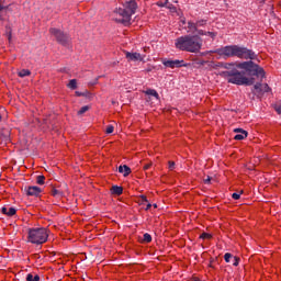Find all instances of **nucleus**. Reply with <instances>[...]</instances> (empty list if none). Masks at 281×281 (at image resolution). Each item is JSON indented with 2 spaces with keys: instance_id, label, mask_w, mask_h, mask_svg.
<instances>
[{
  "instance_id": "1",
  "label": "nucleus",
  "mask_w": 281,
  "mask_h": 281,
  "mask_svg": "<svg viewBox=\"0 0 281 281\" xmlns=\"http://www.w3.org/2000/svg\"><path fill=\"white\" fill-rule=\"evenodd\" d=\"M215 54L224 58H240V63H220L218 67L226 69L220 72L222 78H225L231 85L238 87H251L254 78L247 76H256L257 78H265V69L258 64L254 63L258 55L252 49L240 45H228L215 50Z\"/></svg>"
},
{
  "instance_id": "2",
  "label": "nucleus",
  "mask_w": 281,
  "mask_h": 281,
  "mask_svg": "<svg viewBox=\"0 0 281 281\" xmlns=\"http://www.w3.org/2000/svg\"><path fill=\"white\" fill-rule=\"evenodd\" d=\"M175 47L180 52L199 54L203 47V38H201L199 35H182L176 38Z\"/></svg>"
},
{
  "instance_id": "3",
  "label": "nucleus",
  "mask_w": 281,
  "mask_h": 281,
  "mask_svg": "<svg viewBox=\"0 0 281 281\" xmlns=\"http://www.w3.org/2000/svg\"><path fill=\"white\" fill-rule=\"evenodd\" d=\"M137 11V2L135 0L125 1L122 7L114 11L115 23H121L122 25L131 24V16Z\"/></svg>"
},
{
  "instance_id": "4",
  "label": "nucleus",
  "mask_w": 281,
  "mask_h": 281,
  "mask_svg": "<svg viewBox=\"0 0 281 281\" xmlns=\"http://www.w3.org/2000/svg\"><path fill=\"white\" fill-rule=\"evenodd\" d=\"M49 238V231L45 227L29 228L27 243L32 245H45Z\"/></svg>"
},
{
  "instance_id": "5",
  "label": "nucleus",
  "mask_w": 281,
  "mask_h": 281,
  "mask_svg": "<svg viewBox=\"0 0 281 281\" xmlns=\"http://www.w3.org/2000/svg\"><path fill=\"white\" fill-rule=\"evenodd\" d=\"M49 34H52V36H55L57 43H59V45H63V47H67V45L71 43V37L69 36V34L65 33L60 29L52 27L49 29Z\"/></svg>"
},
{
  "instance_id": "6",
  "label": "nucleus",
  "mask_w": 281,
  "mask_h": 281,
  "mask_svg": "<svg viewBox=\"0 0 281 281\" xmlns=\"http://www.w3.org/2000/svg\"><path fill=\"white\" fill-rule=\"evenodd\" d=\"M162 65L165 67H168L169 69H175V68H179V67H188V64L182 59H162Z\"/></svg>"
},
{
  "instance_id": "7",
  "label": "nucleus",
  "mask_w": 281,
  "mask_h": 281,
  "mask_svg": "<svg viewBox=\"0 0 281 281\" xmlns=\"http://www.w3.org/2000/svg\"><path fill=\"white\" fill-rule=\"evenodd\" d=\"M144 93L146 102H150V100H159V93L155 89H147Z\"/></svg>"
},
{
  "instance_id": "8",
  "label": "nucleus",
  "mask_w": 281,
  "mask_h": 281,
  "mask_svg": "<svg viewBox=\"0 0 281 281\" xmlns=\"http://www.w3.org/2000/svg\"><path fill=\"white\" fill-rule=\"evenodd\" d=\"M254 89L256 93H260V95H262V93H269V91H271V88H269V85L267 83H256L254 86Z\"/></svg>"
},
{
  "instance_id": "9",
  "label": "nucleus",
  "mask_w": 281,
  "mask_h": 281,
  "mask_svg": "<svg viewBox=\"0 0 281 281\" xmlns=\"http://www.w3.org/2000/svg\"><path fill=\"white\" fill-rule=\"evenodd\" d=\"M234 133H237L235 136H234V139H236L237 142H240L243 139H246L248 133L247 131L243 130V128H235L234 130Z\"/></svg>"
},
{
  "instance_id": "10",
  "label": "nucleus",
  "mask_w": 281,
  "mask_h": 281,
  "mask_svg": "<svg viewBox=\"0 0 281 281\" xmlns=\"http://www.w3.org/2000/svg\"><path fill=\"white\" fill-rule=\"evenodd\" d=\"M43 190L40 187H29L26 190L27 196H41Z\"/></svg>"
},
{
  "instance_id": "11",
  "label": "nucleus",
  "mask_w": 281,
  "mask_h": 281,
  "mask_svg": "<svg viewBox=\"0 0 281 281\" xmlns=\"http://www.w3.org/2000/svg\"><path fill=\"white\" fill-rule=\"evenodd\" d=\"M1 213L4 214L5 216H14L16 214V209L10 206H3L1 209Z\"/></svg>"
},
{
  "instance_id": "12",
  "label": "nucleus",
  "mask_w": 281,
  "mask_h": 281,
  "mask_svg": "<svg viewBox=\"0 0 281 281\" xmlns=\"http://www.w3.org/2000/svg\"><path fill=\"white\" fill-rule=\"evenodd\" d=\"M111 192L112 194H114L115 196H122V194H124V188L120 187V186H113L111 188Z\"/></svg>"
},
{
  "instance_id": "13",
  "label": "nucleus",
  "mask_w": 281,
  "mask_h": 281,
  "mask_svg": "<svg viewBox=\"0 0 281 281\" xmlns=\"http://www.w3.org/2000/svg\"><path fill=\"white\" fill-rule=\"evenodd\" d=\"M119 172L123 175V177H128V175H131V167H128L127 165H121L119 167Z\"/></svg>"
},
{
  "instance_id": "14",
  "label": "nucleus",
  "mask_w": 281,
  "mask_h": 281,
  "mask_svg": "<svg viewBox=\"0 0 281 281\" xmlns=\"http://www.w3.org/2000/svg\"><path fill=\"white\" fill-rule=\"evenodd\" d=\"M126 58L128 60H139V58H142V55L139 53H126Z\"/></svg>"
},
{
  "instance_id": "15",
  "label": "nucleus",
  "mask_w": 281,
  "mask_h": 281,
  "mask_svg": "<svg viewBox=\"0 0 281 281\" xmlns=\"http://www.w3.org/2000/svg\"><path fill=\"white\" fill-rule=\"evenodd\" d=\"M146 203H147V205H146ZM144 205H146L144 209L146 211H148V210H150V207H153V204H150V202L148 201V198H146V195H142V207H144Z\"/></svg>"
},
{
  "instance_id": "16",
  "label": "nucleus",
  "mask_w": 281,
  "mask_h": 281,
  "mask_svg": "<svg viewBox=\"0 0 281 281\" xmlns=\"http://www.w3.org/2000/svg\"><path fill=\"white\" fill-rule=\"evenodd\" d=\"M188 32H190L191 34H195V32H198L199 27L196 26V23L194 22H188Z\"/></svg>"
},
{
  "instance_id": "17",
  "label": "nucleus",
  "mask_w": 281,
  "mask_h": 281,
  "mask_svg": "<svg viewBox=\"0 0 281 281\" xmlns=\"http://www.w3.org/2000/svg\"><path fill=\"white\" fill-rule=\"evenodd\" d=\"M19 78H25L26 76H32V71L30 69H22L18 72Z\"/></svg>"
},
{
  "instance_id": "18",
  "label": "nucleus",
  "mask_w": 281,
  "mask_h": 281,
  "mask_svg": "<svg viewBox=\"0 0 281 281\" xmlns=\"http://www.w3.org/2000/svg\"><path fill=\"white\" fill-rule=\"evenodd\" d=\"M67 87H68L69 89H72V91L76 90V89H78V80L71 79V80L69 81V83L67 85Z\"/></svg>"
},
{
  "instance_id": "19",
  "label": "nucleus",
  "mask_w": 281,
  "mask_h": 281,
  "mask_svg": "<svg viewBox=\"0 0 281 281\" xmlns=\"http://www.w3.org/2000/svg\"><path fill=\"white\" fill-rule=\"evenodd\" d=\"M41 280V277L38 274H32V273H29L26 276V281H40Z\"/></svg>"
},
{
  "instance_id": "20",
  "label": "nucleus",
  "mask_w": 281,
  "mask_h": 281,
  "mask_svg": "<svg viewBox=\"0 0 281 281\" xmlns=\"http://www.w3.org/2000/svg\"><path fill=\"white\" fill-rule=\"evenodd\" d=\"M142 243H153V236L148 233H145L143 235Z\"/></svg>"
},
{
  "instance_id": "21",
  "label": "nucleus",
  "mask_w": 281,
  "mask_h": 281,
  "mask_svg": "<svg viewBox=\"0 0 281 281\" xmlns=\"http://www.w3.org/2000/svg\"><path fill=\"white\" fill-rule=\"evenodd\" d=\"M5 34L8 36L9 43H12V27L11 26H5Z\"/></svg>"
},
{
  "instance_id": "22",
  "label": "nucleus",
  "mask_w": 281,
  "mask_h": 281,
  "mask_svg": "<svg viewBox=\"0 0 281 281\" xmlns=\"http://www.w3.org/2000/svg\"><path fill=\"white\" fill-rule=\"evenodd\" d=\"M50 194H52V196H63V191L53 187L50 190Z\"/></svg>"
},
{
  "instance_id": "23",
  "label": "nucleus",
  "mask_w": 281,
  "mask_h": 281,
  "mask_svg": "<svg viewBox=\"0 0 281 281\" xmlns=\"http://www.w3.org/2000/svg\"><path fill=\"white\" fill-rule=\"evenodd\" d=\"M36 183L37 186H45V176H37Z\"/></svg>"
},
{
  "instance_id": "24",
  "label": "nucleus",
  "mask_w": 281,
  "mask_h": 281,
  "mask_svg": "<svg viewBox=\"0 0 281 281\" xmlns=\"http://www.w3.org/2000/svg\"><path fill=\"white\" fill-rule=\"evenodd\" d=\"M8 5H3V1L0 0V21H3V15L1 14V12H3V10H8Z\"/></svg>"
},
{
  "instance_id": "25",
  "label": "nucleus",
  "mask_w": 281,
  "mask_h": 281,
  "mask_svg": "<svg viewBox=\"0 0 281 281\" xmlns=\"http://www.w3.org/2000/svg\"><path fill=\"white\" fill-rule=\"evenodd\" d=\"M89 109H91L89 105L82 106V108L78 111V115H85V113H87V111H89Z\"/></svg>"
},
{
  "instance_id": "26",
  "label": "nucleus",
  "mask_w": 281,
  "mask_h": 281,
  "mask_svg": "<svg viewBox=\"0 0 281 281\" xmlns=\"http://www.w3.org/2000/svg\"><path fill=\"white\" fill-rule=\"evenodd\" d=\"M233 267H238V265H240V258L238 257H234L231 259Z\"/></svg>"
},
{
  "instance_id": "27",
  "label": "nucleus",
  "mask_w": 281,
  "mask_h": 281,
  "mask_svg": "<svg viewBox=\"0 0 281 281\" xmlns=\"http://www.w3.org/2000/svg\"><path fill=\"white\" fill-rule=\"evenodd\" d=\"M200 238H202V240H210V238H212V235L210 233H202L200 235Z\"/></svg>"
},
{
  "instance_id": "28",
  "label": "nucleus",
  "mask_w": 281,
  "mask_h": 281,
  "mask_svg": "<svg viewBox=\"0 0 281 281\" xmlns=\"http://www.w3.org/2000/svg\"><path fill=\"white\" fill-rule=\"evenodd\" d=\"M168 3H169L168 0H165L164 2L162 1H158L157 5H158V8H168Z\"/></svg>"
},
{
  "instance_id": "29",
  "label": "nucleus",
  "mask_w": 281,
  "mask_h": 281,
  "mask_svg": "<svg viewBox=\"0 0 281 281\" xmlns=\"http://www.w3.org/2000/svg\"><path fill=\"white\" fill-rule=\"evenodd\" d=\"M114 131H115V127H113V125H108L105 128L106 135H111V133H113Z\"/></svg>"
},
{
  "instance_id": "30",
  "label": "nucleus",
  "mask_w": 281,
  "mask_h": 281,
  "mask_svg": "<svg viewBox=\"0 0 281 281\" xmlns=\"http://www.w3.org/2000/svg\"><path fill=\"white\" fill-rule=\"evenodd\" d=\"M233 256H234L233 254L226 252V254L224 255V260H225V262H231Z\"/></svg>"
},
{
  "instance_id": "31",
  "label": "nucleus",
  "mask_w": 281,
  "mask_h": 281,
  "mask_svg": "<svg viewBox=\"0 0 281 281\" xmlns=\"http://www.w3.org/2000/svg\"><path fill=\"white\" fill-rule=\"evenodd\" d=\"M274 111L278 113V115H281V102L274 104Z\"/></svg>"
},
{
  "instance_id": "32",
  "label": "nucleus",
  "mask_w": 281,
  "mask_h": 281,
  "mask_svg": "<svg viewBox=\"0 0 281 281\" xmlns=\"http://www.w3.org/2000/svg\"><path fill=\"white\" fill-rule=\"evenodd\" d=\"M87 93H89V91H86V92L76 91L75 95H77V98H85V95H87Z\"/></svg>"
},
{
  "instance_id": "33",
  "label": "nucleus",
  "mask_w": 281,
  "mask_h": 281,
  "mask_svg": "<svg viewBox=\"0 0 281 281\" xmlns=\"http://www.w3.org/2000/svg\"><path fill=\"white\" fill-rule=\"evenodd\" d=\"M206 21L205 20H199L198 22H195L196 27H203V25H205Z\"/></svg>"
},
{
  "instance_id": "34",
  "label": "nucleus",
  "mask_w": 281,
  "mask_h": 281,
  "mask_svg": "<svg viewBox=\"0 0 281 281\" xmlns=\"http://www.w3.org/2000/svg\"><path fill=\"white\" fill-rule=\"evenodd\" d=\"M195 32H196L198 36H207V32H205L203 30L198 29V31H195Z\"/></svg>"
},
{
  "instance_id": "35",
  "label": "nucleus",
  "mask_w": 281,
  "mask_h": 281,
  "mask_svg": "<svg viewBox=\"0 0 281 281\" xmlns=\"http://www.w3.org/2000/svg\"><path fill=\"white\" fill-rule=\"evenodd\" d=\"M232 198H233L235 201H238V199H240V193H233V194H232Z\"/></svg>"
},
{
  "instance_id": "36",
  "label": "nucleus",
  "mask_w": 281,
  "mask_h": 281,
  "mask_svg": "<svg viewBox=\"0 0 281 281\" xmlns=\"http://www.w3.org/2000/svg\"><path fill=\"white\" fill-rule=\"evenodd\" d=\"M206 36H211V38H216V33H214V32H206Z\"/></svg>"
},
{
  "instance_id": "37",
  "label": "nucleus",
  "mask_w": 281,
  "mask_h": 281,
  "mask_svg": "<svg viewBox=\"0 0 281 281\" xmlns=\"http://www.w3.org/2000/svg\"><path fill=\"white\" fill-rule=\"evenodd\" d=\"M169 170H175V161H169Z\"/></svg>"
},
{
  "instance_id": "38",
  "label": "nucleus",
  "mask_w": 281,
  "mask_h": 281,
  "mask_svg": "<svg viewBox=\"0 0 281 281\" xmlns=\"http://www.w3.org/2000/svg\"><path fill=\"white\" fill-rule=\"evenodd\" d=\"M212 181V177L207 176L206 179H204V183H206L209 186V183H211Z\"/></svg>"
},
{
  "instance_id": "39",
  "label": "nucleus",
  "mask_w": 281,
  "mask_h": 281,
  "mask_svg": "<svg viewBox=\"0 0 281 281\" xmlns=\"http://www.w3.org/2000/svg\"><path fill=\"white\" fill-rule=\"evenodd\" d=\"M168 10H177L175 5H172L170 2L167 4Z\"/></svg>"
},
{
  "instance_id": "40",
  "label": "nucleus",
  "mask_w": 281,
  "mask_h": 281,
  "mask_svg": "<svg viewBox=\"0 0 281 281\" xmlns=\"http://www.w3.org/2000/svg\"><path fill=\"white\" fill-rule=\"evenodd\" d=\"M143 168L144 170H148V168H150V164L145 165Z\"/></svg>"
},
{
  "instance_id": "41",
  "label": "nucleus",
  "mask_w": 281,
  "mask_h": 281,
  "mask_svg": "<svg viewBox=\"0 0 281 281\" xmlns=\"http://www.w3.org/2000/svg\"><path fill=\"white\" fill-rule=\"evenodd\" d=\"M100 79V77H98L94 81V85H98V80Z\"/></svg>"
},
{
  "instance_id": "42",
  "label": "nucleus",
  "mask_w": 281,
  "mask_h": 281,
  "mask_svg": "<svg viewBox=\"0 0 281 281\" xmlns=\"http://www.w3.org/2000/svg\"><path fill=\"white\" fill-rule=\"evenodd\" d=\"M142 60H143V63H145L146 61L145 57H142Z\"/></svg>"
},
{
  "instance_id": "43",
  "label": "nucleus",
  "mask_w": 281,
  "mask_h": 281,
  "mask_svg": "<svg viewBox=\"0 0 281 281\" xmlns=\"http://www.w3.org/2000/svg\"><path fill=\"white\" fill-rule=\"evenodd\" d=\"M144 52H148V48L144 47Z\"/></svg>"
},
{
  "instance_id": "44",
  "label": "nucleus",
  "mask_w": 281,
  "mask_h": 281,
  "mask_svg": "<svg viewBox=\"0 0 281 281\" xmlns=\"http://www.w3.org/2000/svg\"><path fill=\"white\" fill-rule=\"evenodd\" d=\"M153 206H154V210H156V207H157V204H154Z\"/></svg>"
},
{
  "instance_id": "45",
  "label": "nucleus",
  "mask_w": 281,
  "mask_h": 281,
  "mask_svg": "<svg viewBox=\"0 0 281 281\" xmlns=\"http://www.w3.org/2000/svg\"><path fill=\"white\" fill-rule=\"evenodd\" d=\"M1 120H2V116H1V114H0V122H1Z\"/></svg>"
},
{
  "instance_id": "46",
  "label": "nucleus",
  "mask_w": 281,
  "mask_h": 281,
  "mask_svg": "<svg viewBox=\"0 0 281 281\" xmlns=\"http://www.w3.org/2000/svg\"><path fill=\"white\" fill-rule=\"evenodd\" d=\"M147 203H145L144 207H146Z\"/></svg>"
},
{
  "instance_id": "47",
  "label": "nucleus",
  "mask_w": 281,
  "mask_h": 281,
  "mask_svg": "<svg viewBox=\"0 0 281 281\" xmlns=\"http://www.w3.org/2000/svg\"><path fill=\"white\" fill-rule=\"evenodd\" d=\"M261 2L263 3V2H265V0H261Z\"/></svg>"
}]
</instances>
